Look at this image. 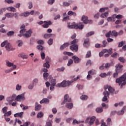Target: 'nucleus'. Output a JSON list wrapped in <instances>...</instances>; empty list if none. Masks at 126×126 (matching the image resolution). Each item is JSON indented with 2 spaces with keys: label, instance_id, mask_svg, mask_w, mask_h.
<instances>
[{
  "label": "nucleus",
  "instance_id": "nucleus-1",
  "mask_svg": "<svg viewBox=\"0 0 126 126\" xmlns=\"http://www.w3.org/2000/svg\"><path fill=\"white\" fill-rule=\"evenodd\" d=\"M78 79H79V76H78L76 78L74 79V81H63L62 83L57 84L56 86L57 87H66V86H69L73 81H76V80H78Z\"/></svg>",
  "mask_w": 126,
  "mask_h": 126
},
{
  "label": "nucleus",
  "instance_id": "nucleus-2",
  "mask_svg": "<svg viewBox=\"0 0 126 126\" xmlns=\"http://www.w3.org/2000/svg\"><path fill=\"white\" fill-rule=\"evenodd\" d=\"M84 27V25L82 24V23H79L77 24L73 23V24H71V25L68 26V28L69 29H79V30H82Z\"/></svg>",
  "mask_w": 126,
  "mask_h": 126
},
{
  "label": "nucleus",
  "instance_id": "nucleus-3",
  "mask_svg": "<svg viewBox=\"0 0 126 126\" xmlns=\"http://www.w3.org/2000/svg\"><path fill=\"white\" fill-rule=\"evenodd\" d=\"M126 73H124L121 77L119 78L116 79V83H119V85H121V88H122L124 85L126 84ZM124 82L122 84V82Z\"/></svg>",
  "mask_w": 126,
  "mask_h": 126
},
{
  "label": "nucleus",
  "instance_id": "nucleus-4",
  "mask_svg": "<svg viewBox=\"0 0 126 126\" xmlns=\"http://www.w3.org/2000/svg\"><path fill=\"white\" fill-rule=\"evenodd\" d=\"M76 43H78V39H75L71 41V44L72 45L70 46V49L71 51H74L75 52L78 51V45L75 44Z\"/></svg>",
  "mask_w": 126,
  "mask_h": 126
},
{
  "label": "nucleus",
  "instance_id": "nucleus-5",
  "mask_svg": "<svg viewBox=\"0 0 126 126\" xmlns=\"http://www.w3.org/2000/svg\"><path fill=\"white\" fill-rule=\"evenodd\" d=\"M95 119L96 117L95 116H93L91 118L89 117L86 120L85 123H88L89 122V125L92 126V125L94 124V122H95ZM89 120H90V121Z\"/></svg>",
  "mask_w": 126,
  "mask_h": 126
},
{
  "label": "nucleus",
  "instance_id": "nucleus-6",
  "mask_svg": "<svg viewBox=\"0 0 126 126\" xmlns=\"http://www.w3.org/2000/svg\"><path fill=\"white\" fill-rule=\"evenodd\" d=\"M103 94L104 95V97L102 98V102H105V101L108 100V98L107 97H109V96H110V93L109 92L105 91L103 92Z\"/></svg>",
  "mask_w": 126,
  "mask_h": 126
},
{
  "label": "nucleus",
  "instance_id": "nucleus-7",
  "mask_svg": "<svg viewBox=\"0 0 126 126\" xmlns=\"http://www.w3.org/2000/svg\"><path fill=\"white\" fill-rule=\"evenodd\" d=\"M82 21H83L85 24H87L88 23H92V20H89L88 17L85 16H82Z\"/></svg>",
  "mask_w": 126,
  "mask_h": 126
},
{
  "label": "nucleus",
  "instance_id": "nucleus-8",
  "mask_svg": "<svg viewBox=\"0 0 126 126\" xmlns=\"http://www.w3.org/2000/svg\"><path fill=\"white\" fill-rule=\"evenodd\" d=\"M68 94H66L64 96V100L63 102H62L61 105H64V104L66 103V102H71V98H68Z\"/></svg>",
  "mask_w": 126,
  "mask_h": 126
},
{
  "label": "nucleus",
  "instance_id": "nucleus-9",
  "mask_svg": "<svg viewBox=\"0 0 126 126\" xmlns=\"http://www.w3.org/2000/svg\"><path fill=\"white\" fill-rule=\"evenodd\" d=\"M44 24L42 25L43 28H49V26L53 24V23H52L51 21L48 22H47L46 21H44Z\"/></svg>",
  "mask_w": 126,
  "mask_h": 126
},
{
  "label": "nucleus",
  "instance_id": "nucleus-10",
  "mask_svg": "<svg viewBox=\"0 0 126 126\" xmlns=\"http://www.w3.org/2000/svg\"><path fill=\"white\" fill-rule=\"evenodd\" d=\"M84 47L85 48H88L89 46H90V42H89V38H87V39H85L83 44Z\"/></svg>",
  "mask_w": 126,
  "mask_h": 126
},
{
  "label": "nucleus",
  "instance_id": "nucleus-11",
  "mask_svg": "<svg viewBox=\"0 0 126 126\" xmlns=\"http://www.w3.org/2000/svg\"><path fill=\"white\" fill-rule=\"evenodd\" d=\"M32 30L30 29V30L27 31L24 35L26 38H29V37H31V35H32Z\"/></svg>",
  "mask_w": 126,
  "mask_h": 126
},
{
  "label": "nucleus",
  "instance_id": "nucleus-12",
  "mask_svg": "<svg viewBox=\"0 0 126 126\" xmlns=\"http://www.w3.org/2000/svg\"><path fill=\"white\" fill-rule=\"evenodd\" d=\"M25 97L24 96V94H21L18 95L16 96L15 100L16 101H19V100H25Z\"/></svg>",
  "mask_w": 126,
  "mask_h": 126
},
{
  "label": "nucleus",
  "instance_id": "nucleus-13",
  "mask_svg": "<svg viewBox=\"0 0 126 126\" xmlns=\"http://www.w3.org/2000/svg\"><path fill=\"white\" fill-rule=\"evenodd\" d=\"M72 58L73 59L75 63H80V61H81L80 59L75 56H73Z\"/></svg>",
  "mask_w": 126,
  "mask_h": 126
},
{
  "label": "nucleus",
  "instance_id": "nucleus-14",
  "mask_svg": "<svg viewBox=\"0 0 126 126\" xmlns=\"http://www.w3.org/2000/svg\"><path fill=\"white\" fill-rule=\"evenodd\" d=\"M19 58H22V59H28V55L25 53H21L18 55Z\"/></svg>",
  "mask_w": 126,
  "mask_h": 126
},
{
  "label": "nucleus",
  "instance_id": "nucleus-15",
  "mask_svg": "<svg viewBox=\"0 0 126 126\" xmlns=\"http://www.w3.org/2000/svg\"><path fill=\"white\" fill-rule=\"evenodd\" d=\"M29 15H30V12L28 11L19 14V16H20L21 17L22 16H24V17H27V16H29Z\"/></svg>",
  "mask_w": 126,
  "mask_h": 126
},
{
  "label": "nucleus",
  "instance_id": "nucleus-16",
  "mask_svg": "<svg viewBox=\"0 0 126 126\" xmlns=\"http://www.w3.org/2000/svg\"><path fill=\"white\" fill-rule=\"evenodd\" d=\"M123 65L118 64L116 65V71H122V68L123 67Z\"/></svg>",
  "mask_w": 126,
  "mask_h": 126
},
{
  "label": "nucleus",
  "instance_id": "nucleus-17",
  "mask_svg": "<svg viewBox=\"0 0 126 126\" xmlns=\"http://www.w3.org/2000/svg\"><path fill=\"white\" fill-rule=\"evenodd\" d=\"M23 112L16 113L14 114V117H15V118H22V116H23Z\"/></svg>",
  "mask_w": 126,
  "mask_h": 126
},
{
  "label": "nucleus",
  "instance_id": "nucleus-18",
  "mask_svg": "<svg viewBox=\"0 0 126 126\" xmlns=\"http://www.w3.org/2000/svg\"><path fill=\"white\" fill-rule=\"evenodd\" d=\"M5 48L8 51H11V46H10V43H9L8 42V41H7L6 43Z\"/></svg>",
  "mask_w": 126,
  "mask_h": 126
},
{
  "label": "nucleus",
  "instance_id": "nucleus-19",
  "mask_svg": "<svg viewBox=\"0 0 126 126\" xmlns=\"http://www.w3.org/2000/svg\"><path fill=\"white\" fill-rule=\"evenodd\" d=\"M49 102H50V100H49V99L47 98H44L40 101V103L43 104L44 103H45L46 104H48L49 103Z\"/></svg>",
  "mask_w": 126,
  "mask_h": 126
},
{
  "label": "nucleus",
  "instance_id": "nucleus-20",
  "mask_svg": "<svg viewBox=\"0 0 126 126\" xmlns=\"http://www.w3.org/2000/svg\"><path fill=\"white\" fill-rule=\"evenodd\" d=\"M69 46V43L68 42L65 43L60 47V50H63L64 49H65L66 47H68Z\"/></svg>",
  "mask_w": 126,
  "mask_h": 126
},
{
  "label": "nucleus",
  "instance_id": "nucleus-21",
  "mask_svg": "<svg viewBox=\"0 0 126 126\" xmlns=\"http://www.w3.org/2000/svg\"><path fill=\"white\" fill-rule=\"evenodd\" d=\"M5 15L7 18H12L14 16V14L13 13H7Z\"/></svg>",
  "mask_w": 126,
  "mask_h": 126
},
{
  "label": "nucleus",
  "instance_id": "nucleus-22",
  "mask_svg": "<svg viewBox=\"0 0 126 126\" xmlns=\"http://www.w3.org/2000/svg\"><path fill=\"white\" fill-rule=\"evenodd\" d=\"M35 104V111H39V110L41 109V105L38 104V102H36Z\"/></svg>",
  "mask_w": 126,
  "mask_h": 126
},
{
  "label": "nucleus",
  "instance_id": "nucleus-23",
  "mask_svg": "<svg viewBox=\"0 0 126 126\" xmlns=\"http://www.w3.org/2000/svg\"><path fill=\"white\" fill-rule=\"evenodd\" d=\"M24 28H25V25H22V26H21L20 29H22L20 31V33L21 34H22V33H24V32L26 31V30Z\"/></svg>",
  "mask_w": 126,
  "mask_h": 126
},
{
  "label": "nucleus",
  "instance_id": "nucleus-24",
  "mask_svg": "<svg viewBox=\"0 0 126 126\" xmlns=\"http://www.w3.org/2000/svg\"><path fill=\"white\" fill-rule=\"evenodd\" d=\"M126 106H124L122 109V110L121 111V112L118 113V115H124V114H125V111L126 110Z\"/></svg>",
  "mask_w": 126,
  "mask_h": 126
},
{
  "label": "nucleus",
  "instance_id": "nucleus-25",
  "mask_svg": "<svg viewBox=\"0 0 126 126\" xmlns=\"http://www.w3.org/2000/svg\"><path fill=\"white\" fill-rule=\"evenodd\" d=\"M108 15H109V12H106L101 14L100 17H101V18H105V17H108Z\"/></svg>",
  "mask_w": 126,
  "mask_h": 126
},
{
  "label": "nucleus",
  "instance_id": "nucleus-26",
  "mask_svg": "<svg viewBox=\"0 0 126 126\" xmlns=\"http://www.w3.org/2000/svg\"><path fill=\"white\" fill-rule=\"evenodd\" d=\"M66 107L68 108V109H72V108L73 107V104L71 103H66Z\"/></svg>",
  "mask_w": 126,
  "mask_h": 126
},
{
  "label": "nucleus",
  "instance_id": "nucleus-27",
  "mask_svg": "<svg viewBox=\"0 0 126 126\" xmlns=\"http://www.w3.org/2000/svg\"><path fill=\"white\" fill-rule=\"evenodd\" d=\"M43 117H44V114L42 112H39L37 115V118L38 119L43 118Z\"/></svg>",
  "mask_w": 126,
  "mask_h": 126
},
{
  "label": "nucleus",
  "instance_id": "nucleus-28",
  "mask_svg": "<svg viewBox=\"0 0 126 126\" xmlns=\"http://www.w3.org/2000/svg\"><path fill=\"white\" fill-rule=\"evenodd\" d=\"M68 15H73V16H76V13L72 11H69L67 13Z\"/></svg>",
  "mask_w": 126,
  "mask_h": 126
},
{
  "label": "nucleus",
  "instance_id": "nucleus-29",
  "mask_svg": "<svg viewBox=\"0 0 126 126\" xmlns=\"http://www.w3.org/2000/svg\"><path fill=\"white\" fill-rule=\"evenodd\" d=\"M95 111L96 113H102L103 112V108L102 107H97L96 108Z\"/></svg>",
  "mask_w": 126,
  "mask_h": 126
},
{
  "label": "nucleus",
  "instance_id": "nucleus-30",
  "mask_svg": "<svg viewBox=\"0 0 126 126\" xmlns=\"http://www.w3.org/2000/svg\"><path fill=\"white\" fill-rule=\"evenodd\" d=\"M88 73L89 74H92L93 75H94V74H96V70L94 69H92L88 72Z\"/></svg>",
  "mask_w": 126,
  "mask_h": 126
},
{
  "label": "nucleus",
  "instance_id": "nucleus-31",
  "mask_svg": "<svg viewBox=\"0 0 126 126\" xmlns=\"http://www.w3.org/2000/svg\"><path fill=\"white\" fill-rule=\"evenodd\" d=\"M111 36L117 37L118 36V32H117L115 30L112 31L111 32Z\"/></svg>",
  "mask_w": 126,
  "mask_h": 126
},
{
  "label": "nucleus",
  "instance_id": "nucleus-32",
  "mask_svg": "<svg viewBox=\"0 0 126 126\" xmlns=\"http://www.w3.org/2000/svg\"><path fill=\"white\" fill-rule=\"evenodd\" d=\"M56 81L54 82L53 83H52L51 84L50 87V90H54V89H55V87L54 86H56Z\"/></svg>",
  "mask_w": 126,
  "mask_h": 126
},
{
  "label": "nucleus",
  "instance_id": "nucleus-33",
  "mask_svg": "<svg viewBox=\"0 0 126 126\" xmlns=\"http://www.w3.org/2000/svg\"><path fill=\"white\" fill-rule=\"evenodd\" d=\"M108 91L111 93V94H113L115 92V89L113 88L112 87L110 86L108 88Z\"/></svg>",
  "mask_w": 126,
  "mask_h": 126
},
{
  "label": "nucleus",
  "instance_id": "nucleus-34",
  "mask_svg": "<svg viewBox=\"0 0 126 126\" xmlns=\"http://www.w3.org/2000/svg\"><path fill=\"white\" fill-rule=\"evenodd\" d=\"M73 63V60H72V59H69L68 60L67 65L68 66H70V65H71V64H72Z\"/></svg>",
  "mask_w": 126,
  "mask_h": 126
},
{
  "label": "nucleus",
  "instance_id": "nucleus-35",
  "mask_svg": "<svg viewBox=\"0 0 126 126\" xmlns=\"http://www.w3.org/2000/svg\"><path fill=\"white\" fill-rule=\"evenodd\" d=\"M80 99H81V100H87L88 96L86 95H83L80 96Z\"/></svg>",
  "mask_w": 126,
  "mask_h": 126
},
{
  "label": "nucleus",
  "instance_id": "nucleus-36",
  "mask_svg": "<svg viewBox=\"0 0 126 126\" xmlns=\"http://www.w3.org/2000/svg\"><path fill=\"white\" fill-rule=\"evenodd\" d=\"M94 32L91 31L88 33L86 34V37H90V36H92V35H94Z\"/></svg>",
  "mask_w": 126,
  "mask_h": 126
},
{
  "label": "nucleus",
  "instance_id": "nucleus-37",
  "mask_svg": "<svg viewBox=\"0 0 126 126\" xmlns=\"http://www.w3.org/2000/svg\"><path fill=\"white\" fill-rule=\"evenodd\" d=\"M92 64H93V62L91 61V60H89L87 61L86 65V66L89 65H91Z\"/></svg>",
  "mask_w": 126,
  "mask_h": 126
},
{
  "label": "nucleus",
  "instance_id": "nucleus-38",
  "mask_svg": "<svg viewBox=\"0 0 126 126\" xmlns=\"http://www.w3.org/2000/svg\"><path fill=\"white\" fill-rule=\"evenodd\" d=\"M43 78L45 80H47L48 79V76H49V73H44L43 75Z\"/></svg>",
  "mask_w": 126,
  "mask_h": 126
},
{
  "label": "nucleus",
  "instance_id": "nucleus-39",
  "mask_svg": "<svg viewBox=\"0 0 126 126\" xmlns=\"http://www.w3.org/2000/svg\"><path fill=\"white\" fill-rule=\"evenodd\" d=\"M11 115V111L6 112L4 114V117H9Z\"/></svg>",
  "mask_w": 126,
  "mask_h": 126
},
{
  "label": "nucleus",
  "instance_id": "nucleus-40",
  "mask_svg": "<svg viewBox=\"0 0 126 126\" xmlns=\"http://www.w3.org/2000/svg\"><path fill=\"white\" fill-rule=\"evenodd\" d=\"M14 34V32H13V31H10L7 33V36H8V37L13 36V35Z\"/></svg>",
  "mask_w": 126,
  "mask_h": 126
},
{
  "label": "nucleus",
  "instance_id": "nucleus-41",
  "mask_svg": "<svg viewBox=\"0 0 126 126\" xmlns=\"http://www.w3.org/2000/svg\"><path fill=\"white\" fill-rule=\"evenodd\" d=\"M43 67H46V68H50V64H49V62H46L43 64Z\"/></svg>",
  "mask_w": 126,
  "mask_h": 126
},
{
  "label": "nucleus",
  "instance_id": "nucleus-42",
  "mask_svg": "<svg viewBox=\"0 0 126 126\" xmlns=\"http://www.w3.org/2000/svg\"><path fill=\"white\" fill-rule=\"evenodd\" d=\"M6 100L10 105H11V103H12V102L13 101V100H12V99H11V97H7Z\"/></svg>",
  "mask_w": 126,
  "mask_h": 126
},
{
  "label": "nucleus",
  "instance_id": "nucleus-43",
  "mask_svg": "<svg viewBox=\"0 0 126 126\" xmlns=\"http://www.w3.org/2000/svg\"><path fill=\"white\" fill-rule=\"evenodd\" d=\"M6 64L7 66L10 67V66H12V65H13V63H11L9 62V61H7Z\"/></svg>",
  "mask_w": 126,
  "mask_h": 126
},
{
  "label": "nucleus",
  "instance_id": "nucleus-44",
  "mask_svg": "<svg viewBox=\"0 0 126 126\" xmlns=\"http://www.w3.org/2000/svg\"><path fill=\"white\" fill-rule=\"evenodd\" d=\"M102 44H103V45H101V47L102 48H105V47H106L107 46V44H108V43L107 42V41L103 40L102 41Z\"/></svg>",
  "mask_w": 126,
  "mask_h": 126
},
{
  "label": "nucleus",
  "instance_id": "nucleus-45",
  "mask_svg": "<svg viewBox=\"0 0 126 126\" xmlns=\"http://www.w3.org/2000/svg\"><path fill=\"white\" fill-rule=\"evenodd\" d=\"M17 43H18V47H21L23 45V42L22 40H18L17 41Z\"/></svg>",
  "mask_w": 126,
  "mask_h": 126
},
{
  "label": "nucleus",
  "instance_id": "nucleus-46",
  "mask_svg": "<svg viewBox=\"0 0 126 126\" xmlns=\"http://www.w3.org/2000/svg\"><path fill=\"white\" fill-rule=\"evenodd\" d=\"M119 61H120V62L121 63H125V62H126V59H125V58H124V57H120L119 59H118Z\"/></svg>",
  "mask_w": 126,
  "mask_h": 126
},
{
  "label": "nucleus",
  "instance_id": "nucleus-47",
  "mask_svg": "<svg viewBox=\"0 0 126 126\" xmlns=\"http://www.w3.org/2000/svg\"><path fill=\"white\" fill-rule=\"evenodd\" d=\"M111 35H112V32L111 31H110L108 32L105 34V36L106 37H107V38H110L111 37Z\"/></svg>",
  "mask_w": 126,
  "mask_h": 126
},
{
  "label": "nucleus",
  "instance_id": "nucleus-48",
  "mask_svg": "<svg viewBox=\"0 0 126 126\" xmlns=\"http://www.w3.org/2000/svg\"><path fill=\"white\" fill-rule=\"evenodd\" d=\"M64 55H67V56H73V53H70V52H64L63 53Z\"/></svg>",
  "mask_w": 126,
  "mask_h": 126
},
{
  "label": "nucleus",
  "instance_id": "nucleus-49",
  "mask_svg": "<svg viewBox=\"0 0 126 126\" xmlns=\"http://www.w3.org/2000/svg\"><path fill=\"white\" fill-rule=\"evenodd\" d=\"M90 57H91V51H89L87 53V54L86 55V58H90Z\"/></svg>",
  "mask_w": 126,
  "mask_h": 126
},
{
  "label": "nucleus",
  "instance_id": "nucleus-50",
  "mask_svg": "<svg viewBox=\"0 0 126 126\" xmlns=\"http://www.w3.org/2000/svg\"><path fill=\"white\" fill-rule=\"evenodd\" d=\"M124 44H125V41H122L121 42H119L118 45L119 48H122V47L124 46Z\"/></svg>",
  "mask_w": 126,
  "mask_h": 126
},
{
  "label": "nucleus",
  "instance_id": "nucleus-51",
  "mask_svg": "<svg viewBox=\"0 0 126 126\" xmlns=\"http://www.w3.org/2000/svg\"><path fill=\"white\" fill-rule=\"evenodd\" d=\"M101 106L103 108H105V109H108L109 108V105H106L105 103H102Z\"/></svg>",
  "mask_w": 126,
  "mask_h": 126
},
{
  "label": "nucleus",
  "instance_id": "nucleus-52",
  "mask_svg": "<svg viewBox=\"0 0 126 126\" xmlns=\"http://www.w3.org/2000/svg\"><path fill=\"white\" fill-rule=\"evenodd\" d=\"M118 72H120L116 71V72L113 74V76L114 78H117V77H118V75L119 74Z\"/></svg>",
  "mask_w": 126,
  "mask_h": 126
},
{
  "label": "nucleus",
  "instance_id": "nucleus-53",
  "mask_svg": "<svg viewBox=\"0 0 126 126\" xmlns=\"http://www.w3.org/2000/svg\"><path fill=\"white\" fill-rule=\"evenodd\" d=\"M115 18H117V19H122L123 18V15H115Z\"/></svg>",
  "mask_w": 126,
  "mask_h": 126
},
{
  "label": "nucleus",
  "instance_id": "nucleus-54",
  "mask_svg": "<svg viewBox=\"0 0 126 126\" xmlns=\"http://www.w3.org/2000/svg\"><path fill=\"white\" fill-rule=\"evenodd\" d=\"M37 49L39 51H42L44 49V47L42 45H39L37 46Z\"/></svg>",
  "mask_w": 126,
  "mask_h": 126
},
{
  "label": "nucleus",
  "instance_id": "nucleus-55",
  "mask_svg": "<svg viewBox=\"0 0 126 126\" xmlns=\"http://www.w3.org/2000/svg\"><path fill=\"white\" fill-rule=\"evenodd\" d=\"M32 7H33V3L31 1L29 2V9H31V8H32Z\"/></svg>",
  "mask_w": 126,
  "mask_h": 126
},
{
  "label": "nucleus",
  "instance_id": "nucleus-56",
  "mask_svg": "<svg viewBox=\"0 0 126 126\" xmlns=\"http://www.w3.org/2000/svg\"><path fill=\"white\" fill-rule=\"evenodd\" d=\"M51 33H48V34H45L44 35V38H45L46 39L48 38H50V37L51 36Z\"/></svg>",
  "mask_w": 126,
  "mask_h": 126
},
{
  "label": "nucleus",
  "instance_id": "nucleus-57",
  "mask_svg": "<svg viewBox=\"0 0 126 126\" xmlns=\"http://www.w3.org/2000/svg\"><path fill=\"white\" fill-rule=\"evenodd\" d=\"M45 126H52V121H49V122H47Z\"/></svg>",
  "mask_w": 126,
  "mask_h": 126
},
{
  "label": "nucleus",
  "instance_id": "nucleus-58",
  "mask_svg": "<svg viewBox=\"0 0 126 126\" xmlns=\"http://www.w3.org/2000/svg\"><path fill=\"white\" fill-rule=\"evenodd\" d=\"M7 107H4V108H3L2 109V113L5 114V113H6V111H7Z\"/></svg>",
  "mask_w": 126,
  "mask_h": 126
},
{
  "label": "nucleus",
  "instance_id": "nucleus-59",
  "mask_svg": "<svg viewBox=\"0 0 126 126\" xmlns=\"http://www.w3.org/2000/svg\"><path fill=\"white\" fill-rule=\"evenodd\" d=\"M48 44L51 46V45H53V39L50 38L48 41Z\"/></svg>",
  "mask_w": 126,
  "mask_h": 126
},
{
  "label": "nucleus",
  "instance_id": "nucleus-60",
  "mask_svg": "<svg viewBox=\"0 0 126 126\" xmlns=\"http://www.w3.org/2000/svg\"><path fill=\"white\" fill-rule=\"evenodd\" d=\"M7 42V40H5L4 41V42H3L1 44V48H3V47H4V46H5L6 42Z\"/></svg>",
  "mask_w": 126,
  "mask_h": 126
},
{
  "label": "nucleus",
  "instance_id": "nucleus-61",
  "mask_svg": "<svg viewBox=\"0 0 126 126\" xmlns=\"http://www.w3.org/2000/svg\"><path fill=\"white\" fill-rule=\"evenodd\" d=\"M33 87H34V84H31L29 86L28 88H29V89L32 90V89H33Z\"/></svg>",
  "mask_w": 126,
  "mask_h": 126
},
{
  "label": "nucleus",
  "instance_id": "nucleus-62",
  "mask_svg": "<svg viewBox=\"0 0 126 126\" xmlns=\"http://www.w3.org/2000/svg\"><path fill=\"white\" fill-rule=\"evenodd\" d=\"M68 19H69V16H66L63 18V21H66V20H68Z\"/></svg>",
  "mask_w": 126,
  "mask_h": 126
},
{
  "label": "nucleus",
  "instance_id": "nucleus-63",
  "mask_svg": "<svg viewBox=\"0 0 126 126\" xmlns=\"http://www.w3.org/2000/svg\"><path fill=\"white\" fill-rule=\"evenodd\" d=\"M55 2V0H49L48 1V3L49 4H53Z\"/></svg>",
  "mask_w": 126,
  "mask_h": 126
},
{
  "label": "nucleus",
  "instance_id": "nucleus-64",
  "mask_svg": "<svg viewBox=\"0 0 126 126\" xmlns=\"http://www.w3.org/2000/svg\"><path fill=\"white\" fill-rule=\"evenodd\" d=\"M77 88H78L79 90L83 89V86L81 85H79V84L77 85Z\"/></svg>",
  "mask_w": 126,
  "mask_h": 126
}]
</instances>
